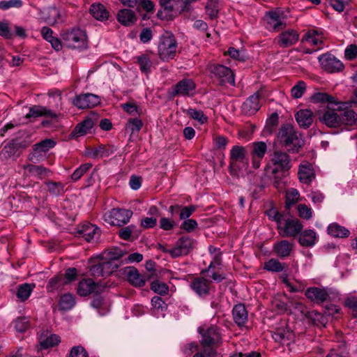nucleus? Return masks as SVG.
<instances>
[{
  "mask_svg": "<svg viewBox=\"0 0 357 357\" xmlns=\"http://www.w3.org/2000/svg\"><path fill=\"white\" fill-rule=\"evenodd\" d=\"M280 143L284 146L289 153H298L304 145V140L301 134L289 123L281 126L278 133Z\"/></svg>",
  "mask_w": 357,
  "mask_h": 357,
  "instance_id": "obj_1",
  "label": "nucleus"
},
{
  "mask_svg": "<svg viewBox=\"0 0 357 357\" xmlns=\"http://www.w3.org/2000/svg\"><path fill=\"white\" fill-rule=\"evenodd\" d=\"M202 335L201 344L204 348V352L208 357H215L216 351L213 347L221 342V334L219 328L215 326H202L199 328Z\"/></svg>",
  "mask_w": 357,
  "mask_h": 357,
  "instance_id": "obj_2",
  "label": "nucleus"
},
{
  "mask_svg": "<svg viewBox=\"0 0 357 357\" xmlns=\"http://www.w3.org/2000/svg\"><path fill=\"white\" fill-rule=\"evenodd\" d=\"M177 42L174 35L170 32H165L160 38L158 53L160 59L168 61L173 59L177 51Z\"/></svg>",
  "mask_w": 357,
  "mask_h": 357,
  "instance_id": "obj_3",
  "label": "nucleus"
},
{
  "mask_svg": "<svg viewBox=\"0 0 357 357\" xmlns=\"http://www.w3.org/2000/svg\"><path fill=\"white\" fill-rule=\"evenodd\" d=\"M303 227V226L298 219L284 216L283 219L279 220L278 231L282 237L295 238L301 233Z\"/></svg>",
  "mask_w": 357,
  "mask_h": 357,
  "instance_id": "obj_4",
  "label": "nucleus"
},
{
  "mask_svg": "<svg viewBox=\"0 0 357 357\" xmlns=\"http://www.w3.org/2000/svg\"><path fill=\"white\" fill-rule=\"evenodd\" d=\"M229 166L232 171H245L248 167V158L245 147L234 146L230 151Z\"/></svg>",
  "mask_w": 357,
  "mask_h": 357,
  "instance_id": "obj_5",
  "label": "nucleus"
},
{
  "mask_svg": "<svg viewBox=\"0 0 357 357\" xmlns=\"http://www.w3.org/2000/svg\"><path fill=\"white\" fill-rule=\"evenodd\" d=\"M63 40L69 48L83 49L87 47L86 33L79 29H72L64 33Z\"/></svg>",
  "mask_w": 357,
  "mask_h": 357,
  "instance_id": "obj_6",
  "label": "nucleus"
},
{
  "mask_svg": "<svg viewBox=\"0 0 357 357\" xmlns=\"http://www.w3.org/2000/svg\"><path fill=\"white\" fill-rule=\"evenodd\" d=\"M132 215L130 210L113 208L104 214L103 219L112 226H121L128 223Z\"/></svg>",
  "mask_w": 357,
  "mask_h": 357,
  "instance_id": "obj_7",
  "label": "nucleus"
},
{
  "mask_svg": "<svg viewBox=\"0 0 357 357\" xmlns=\"http://www.w3.org/2000/svg\"><path fill=\"white\" fill-rule=\"evenodd\" d=\"M195 243L192 238L188 236H182L176 241L174 248L164 249L163 252L169 253L172 257H178L190 253L194 248Z\"/></svg>",
  "mask_w": 357,
  "mask_h": 357,
  "instance_id": "obj_8",
  "label": "nucleus"
},
{
  "mask_svg": "<svg viewBox=\"0 0 357 357\" xmlns=\"http://www.w3.org/2000/svg\"><path fill=\"white\" fill-rule=\"evenodd\" d=\"M287 17L280 10H272L266 13L264 20L267 24V28L274 31H278L284 29L287 26Z\"/></svg>",
  "mask_w": 357,
  "mask_h": 357,
  "instance_id": "obj_9",
  "label": "nucleus"
},
{
  "mask_svg": "<svg viewBox=\"0 0 357 357\" xmlns=\"http://www.w3.org/2000/svg\"><path fill=\"white\" fill-rule=\"evenodd\" d=\"M318 60L321 68L330 73L340 72L344 68L342 62L331 54H322Z\"/></svg>",
  "mask_w": 357,
  "mask_h": 357,
  "instance_id": "obj_10",
  "label": "nucleus"
},
{
  "mask_svg": "<svg viewBox=\"0 0 357 357\" xmlns=\"http://www.w3.org/2000/svg\"><path fill=\"white\" fill-rule=\"evenodd\" d=\"M271 162L275 167L273 170L274 173L279 171L286 172L291 167V160L289 155L282 151H274Z\"/></svg>",
  "mask_w": 357,
  "mask_h": 357,
  "instance_id": "obj_11",
  "label": "nucleus"
},
{
  "mask_svg": "<svg viewBox=\"0 0 357 357\" xmlns=\"http://www.w3.org/2000/svg\"><path fill=\"white\" fill-rule=\"evenodd\" d=\"M250 148L252 165L253 168L258 169L267 151V145L264 142H255L250 144Z\"/></svg>",
  "mask_w": 357,
  "mask_h": 357,
  "instance_id": "obj_12",
  "label": "nucleus"
},
{
  "mask_svg": "<svg viewBox=\"0 0 357 357\" xmlns=\"http://www.w3.org/2000/svg\"><path fill=\"white\" fill-rule=\"evenodd\" d=\"M211 73L221 82L234 85V76L230 68L222 65H214L211 68Z\"/></svg>",
  "mask_w": 357,
  "mask_h": 357,
  "instance_id": "obj_13",
  "label": "nucleus"
},
{
  "mask_svg": "<svg viewBox=\"0 0 357 357\" xmlns=\"http://www.w3.org/2000/svg\"><path fill=\"white\" fill-rule=\"evenodd\" d=\"M56 145V142L50 139H46L36 144L33 147V152L29 155V160L33 162L39 161V157L43 155L50 149Z\"/></svg>",
  "mask_w": 357,
  "mask_h": 357,
  "instance_id": "obj_14",
  "label": "nucleus"
},
{
  "mask_svg": "<svg viewBox=\"0 0 357 357\" xmlns=\"http://www.w3.org/2000/svg\"><path fill=\"white\" fill-rule=\"evenodd\" d=\"M195 93V84L190 79H183L174 87L172 95L181 96H192Z\"/></svg>",
  "mask_w": 357,
  "mask_h": 357,
  "instance_id": "obj_15",
  "label": "nucleus"
},
{
  "mask_svg": "<svg viewBox=\"0 0 357 357\" xmlns=\"http://www.w3.org/2000/svg\"><path fill=\"white\" fill-rule=\"evenodd\" d=\"M100 102L99 96L93 93L81 94L73 100V104L79 109L97 106Z\"/></svg>",
  "mask_w": 357,
  "mask_h": 357,
  "instance_id": "obj_16",
  "label": "nucleus"
},
{
  "mask_svg": "<svg viewBox=\"0 0 357 357\" xmlns=\"http://www.w3.org/2000/svg\"><path fill=\"white\" fill-rule=\"evenodd\" d=\"M179 1L180 0H160L161 8L158 11V17L165 20H172L174 8Z\"/></svg>",
  "mask_w": 357,
  "mask_h": 357,
  "instance_id": "obj_17",
  "label": "nucleus"
},
{
  "mask_svg": "<svg viewBox=\"0 0 357 357\" xmlns=\"http://www.w3.org/2000/svg\"><path fill=\"white\" fill-rule=\"evenodd\" d=\"M305 295L309 300L318 304L323 303L329 298V293L327 289L317 287L307 288Z\"/></svg>",
  "mask_w": 357,
  "mask_h": 357,
  "instance_id": "obj_18",
  "label": "nucleus"
},
{
  "mask_svg": "<svg viewBox=\"0 0 357 357\" xmlns=\"http://www.w3.org/2000/svg\"><path fill=\"white\" fill-rule=\"evenodd\" d=\"M347 103L339 102L337 111L340 112L341 125L352 126L356 121V114L352 109H347Z\"/></svg>",
  "mask_w": 357,
  "mask_h": 357,
  "instance_id": "obj_19",
  "label": "nucleus"
},
{
  "mask_svg": "<svg viewBox=\"0 0 357 357\" xmlns=\"http://www.w3.org/2000/svg\"><path fill=\"white\" fill-rule=\"evenodd\" d=\"M321 121L327 126L336 128L341 126L340 112L337 111V107L328 106V109L324 113Z\"/></svg>",
  "mask_w": 357,
  "mask_h": 357,
  "instance_id": "obj_20",
  "label": "nucleus"
},
{
  "mask_svg": "<svg viewBox=\"0 0 357 357\" xmlns=\"http://www.w3.org/2000/svg\"><path fill=\"white\" fill-rule=\"evenodd\" d=\"M299 39L298 33L294 29L282 31L278 36V43L282 47H288L295 45Z\"/></svg>",
  "mask_w": 357,
  "mask_h": 357,
  "instance_id": "obj_21",
  "label": "nucleus"
},
{
  "mask_svg": "<svg viewBox=\"0 0 357 357\" xmlns=\"http://www.w3.org/2000/svg\"><path fill=\"white\" fill-rule=\"evenodd\" d=\"M302 41L317 47V50L322 49L324 47V36L322 33L318 30H309L303 36Z\"/></svg>",
  "mask_w": 357,
  "mask_h": 357,
  "instance_id": "obj_22",
  "label": "nucleus"
},
{
  "mask_svg": "<svg viewBox=\"0 0 357 357\" xmlns=\"http://www.w3.org/2000/svg\"><path fill=\"white\" fill-rule=\"evenodd\" d=\"M190 288L195 291L199 296H207L211 289L210 282L204 278H196L193 279L190 284Z\"/></svg>",
  "mask_w": 357,
  "mask_h": 357,
  "instance_id": "obj_23",
  "label": "nucleus"
},
{
  "mask_svg": "<svg viewBox=\"0 0 357 357\" xmlns=\"http://www.w3.org/2000/svg\"><path fill=\"white\" fill-rule=\"evenodd\" d=\"M40 116L56 119L58 115L56 112L41 105H34L29 109V113L25 116L26 119L38 118Z\"/></svg>",
  "mask_w": 357,
  "mask_h": 357,
  "instance_id": "obj_24",
  "label": "nucleus"
},
{
  "mask_svg": "<svg viewBox=\"0 0 357 357\" xmlns=\"http://www.w3.org/2000/svg\"><path fill=\"white\" fill-rule=\"evenodd\" d=\"M79 232L88 242L96 241L99 239L100 236V229L90 223L83 225Z\"/></svg>",
  "mask_w": 357,
  "mask_h": 357,
  "instance_id": "obj_25",
  "label": "nucleus"
},
{
  "mask_svg": "<svg viewBox=\"0 0 357 357\" xmlns=\"http://www.w3.org/2000/svg\"><path fill=\"white\" fill-rule=\"evenodd\" d=\"M298 175L300 181L305 184H310L315 178L312 165L307 162H304L299 165Z\"/></svg>",
  "mask_w": 357,
  "mask_h": 357,
  "instance_id": "obj_26",
  "label": "nucleus"
},
{
  "mask_svg": "<svg viewBox=\"0 0 357 357\" xmlns=\"http://www.w3.org/2000/svg\"><path fill=\"white\" fill-rule=\"evenodd\" d=\"M100 286L92 279L81 280L77 287V294L81 296H86L93 292H98Z\"/></svg>",
  "mask_w": 357,
  "mask_h": 357,
  "instance_id": "obj_27",
  "label": "nucleus"
},
{
  "mask_svg": "<svg viewBox=\"0 0 357 357\" xmlns=\"http://www.w3.org/2000/svg\"><path fill=\"white\" fill-rule=\"evenodd\" d=\"M260 108L259 95L256 93L250 96L242 105V111L247 115H252Z\"/></svg>",
  "mask_w": 357,
  "mask_h": 357,
  "instance_id": "obj_28",
  "label": "nucleus"
},
{
  "mask_svg": "<svg viewBox=\"0 0 357 357\" xmlns=\"http://www.w3.org/2000/svg\"><path fill=\"white\" fill-rule=\"evenodd\" d=\"M117 20L123 26H130L133 25L137 20L135 13L130 9L123 8L117 13Z\"/></svg>",
  "mask_w": 357,
  "mask_h": 357,
  "instance_id": "obj_29",
  "label": "nucleus"
},
{
  "mask_svg": "<svg viewBox=\"0 0 357 357\" xmlns=\"http://www.w3.org/2000/svg\"><path fill=\"white\" fill-rule=\"evenodd\" d=\"M272 336L275 342L286 345H289L291 342H294L295 337L293 331L289 328H278Z\"/></svg>",
  "mask_w": 357,
  "mask_h": 357,
  "instance_id": "obj_30",
  "label": "nucleus"
},
{
  "mask_svg": "<svg viewBox=\"0 0 357 357\" xmlns=\"http://www.w3.org/2000/svg\"><path fill=\"white\" fill-rule=\"evenodd\" d=\"M299 234L298 243L303 247H312L318 240L317 233L312 229H305Z\"/></svg>",
  "mask_w": 357,
  "mask_h": 357,
  "instance_id": "obj_31",
  "label": "nucleus"
},
{
  "mask_svg": "<svg viewBox=\"0 0 357 357\" xmlns=\"http://www.w3.org/2000/svg\"><path fill=\"white\" fill-rule=\"evenodd\" d=\"M296 119L300 127L307 128L313 122L312 112L310 109H301L296 113Z\"/></svg>",
  "mask_w": 357,
  "mask_h": 357,
  "instance_id": "obj_32",
  "label": "nucleus"
},
{
  "mask_svg": "<svg viewBox=\"0 0 357 357\" xmlns=\"http://www.w3.org/2000/svg\"><path fill=\"white\" fill-rule=\"evenodd\" d=\"M293 248V244L287 240H282L273 245V250L275 254L282 258L288 257Z\"/></svg>",
  "mask_w": 357,
  "mask_h": 357,
  "instance_id": "obj_33",
  "label": "nucleus"
},
{
  "mask_svg": "<svg viewBox=\"0 0 357 357\" xmlns=\"http://www.w3.org/2000/svg\"><path fill=\"white\" fill-rule=\"evenodd\" d=\"M94 123L91 119H86L74 128L72 135L74 137L85 135L91 132Z\"/></svg>",
  "mask_w": 357,
  "mask_h": 357,
  "instance_id": "obj_34",
  "label": "nucleus"
},
{
  "mask_svg": "<svg viewBox=\"0 0 357 357\" xmlns=\"http://www.w3.org/2000/svg\"><path fill=\"white\" fill-rule=\"evenodd\" d=\"M232 314L234 321L240 326L248 321V312L243 304L236 305L233 308Z\"/></svg>",
  "mask_w": 357,
  "mask_h": 357,
  "instance_id": "obj_35",
  "label": "nucleus"
},
{
  "mask_svg": "<svg viewBox=\"0 0 357 357\" xmlns=\"http://www.w3.org/2000/svg\"><path fill=\"white\" fill-rule=\"evenodd\" d=\"M127 278L129 282L135 287H143L146 280V278L134 268H130L127 271Z\"/></svg>",
  "mask_w": 357,
  "mask_h": 357,
  "instance_id": "obj_36",
  "label": "nucleus"
},
{
  "mask_svg": "<svg viewBox=\"0 0 357 357\" xmlns=\"http://www.w3.org/2000/svg\"><path fill=\"white\" fill-rule=\"evenodd\" d=\"M135 63L139 66L142 73L149 74L151 71L153 62L148 54H142L135 58Z\"/></svg>",
  "mask_w": 357,
  "mask_h": 357,
  "instance_id": "obj_37",
  "label": "nucleus"
},
{
  "mask_svg": "<svg viewBox=\"0 0 357 357\" xmlns=\"http://www.w3.org/2000/svg\"><path fill=\"white\" fill-rule=\"evenodd\" d=\"M312 100L317 103H328V106L329 107L337 106L339 103V102H337L332 96L321 92L313 94L312 96Z\"/></svg>",
  "mask_w": 357,
  "mask_h": 357,
  "instance_id": "obj_38",
  "label": "nucleus"
},
{
  "mask_svg": "<svg viewBox=\"0 0 357 357\" xmlns=\"http://www.w3.org/2000/svg\"><path fill=\"white\" fill-rule=\"evenodd\" d=\"M327 230L329 235L335 238L347 237L350 234L347 229L337 223H332L329 225Z\"/></svg>",
  "mask_w": 357,
  "mask_h": 357,
  "instance_id": "obj_39",
  "label": "nucleus"
},
{
  "mask_svg": "<svg viewBox=\"0 0 357 357\" xmlns=\"http://www.w3.org/2000/svg\"><path fill=\"white\" fill-rule=\"evenodd\" d=\"M61 342L60 337L56 334L50 335H41L39 342L42 349H48L54 347Z\"/></svg>",
  "mask_w": 357,
  "mask_h": 357,
  "instance_id": "obj_40",
  "label": "nucleus"
},
{
  "mask_svg": "<svg viewBox=\"0 0 357 357\" xmlns=\"http://www.w3.org/2000/svg\"><path fill=\"white\" fill-rule=\"evenodd\" d=\"M113 153L112 149L105 146L101 145L90 149L87 152V155L92 158L108 157Z\"/></svg>",
  "mask_w": 357,
  "mask_h": 357,
  "instance_id": "obj_41",
  "label": "nucleus"
},
{
  "mask_svg": "<svg viewBox=\"0 0 357 357\" xmlns=\"http://www.w3.org/2000/svg\"><path fill=\"white\" fill-rule=\"evenodd\" d=\"M36 285L34 284L24 283L18 286L17 296L21 301L27 300Z\"/></svg>",
  "mask_w": 357,
  "mask_h": 357,
  "instance_id": "obj_42",
  "label": "nucleus"
},
{
  "mask_svg": "<svg viewBox=\"0 0 357 357\" xmlns=\"http://www.w3.org/2000/svg\"><path fill=\"white\" fill-rule=\"evenodd\" d=\"M285 198L286 208L289 209L300 201L301 196L298 190L291 188L287 190Z\"/></svg>",
  "mask_w": 357,
  "mask_h": 357,
  "instance_id": "obj_43",
  "label": "nucleus"
},
{
  "mask_svg": "<svg viewBox=\"0 0 357 357\" xmlns=\"http://www.w3.org/2000/svg\"><path fill=\"white\" fill-rule=\"evenodd\" d=\"M90 13L94 18L98 20H107L109 16L108 12L106 10L104 6L100 3L91 5Z\"/></svg>",
  "mask_w": 357,
  "mask_h": 357,
  "instance_id": "obj_44",
  "label": "nucleus"
},
{
  "mask_svg": "<svg viewBox=\"0 0 357 357\" xmlns=\"http://www.w3.org/2000/svg\"><path fill=\"white\" fill-rule=\"evenodd\" d=\"M75 305V299L73 295L65 294L61 296L59 301V307L61 310H71Z\"/></svg>",
  "mask_w": 357,
  "mask_h": 357,
  "instance_id": "obj_45",
  "label": "nucleus"
},
{
  "mask_svg": "<svg viewBox=\"0 0 357 357\" xmlns=\"http://www.w3.org/2000/svg\"><path fill=\"white\" fill-rule=\"evenodd\" d=\"M220 8V0H208L205 7L206 13L211 19L216 18L218 17Z\"/></svg>",
  "mask_w": 357,
  "mask_h": 357,
  "instance_id": "obj_46",
  "label": "nucleus"
},
{
  "mask_svg": "<svg viewBox=\"0 0 357 357\" xmlns=\"http://www.w3.org/2000/svg\"><path fill=\"white\" fill-rule=\"evenodd\" d=\"M17 149L14 143H9L3 146L0 152V157L3 160H8L17 155Z\"/></svg>",
  "mask_w": 357,
  "mask_h": 357,
  "instance_id": "obj_47",
  "label": "nucleus"
},
{
  "mask_svg": "<svg viewBox=\"0 0 357 357\" xmlns=\"http://www.w3.org/2000/svg\"><path fill=\"white\" fill-rule=\"evenodd\" d=\"M121 107L126 112L134 116H139L142 114V108L132 102L122 104Z\"/></svg>",
  "mask_w": 357,
  "mask_h": 357,
  "instance_id": "obj_48",
  "label": "nucleus"
},
{
  "mask_svg": "<svg viewBox=\"0 0 357 357\" xmlns=\"http://www.w3.org/2000/svg\"><path fill=\"white\" fill-rule=\"evenodd\" d=\"M306 91V84L303 81H299L291 89V96L294 98H300Z\"/></svg>",
  "mask_w": 357,
  "mask_h": 357,
  "instance_id": "obj_49",
  "label": "nucleus"
},
{
  "mask_svg": "<svg viewBox=\"0 0 357 357\" xmlns=\"http://www.w3.org/2000/svg\"><path fill=\"white\" fill-rule=\"evenodd\" d=\"M91 167L92 164L91 163H85L80 165L72 174L71 179L75 182L77 181L86 172H88L91 168Z\"/></svg>",
  "mask_w": 357,
  "mask_h": 357,
  "instance_id": "obj_50",
  "label": "nucleus"
},
{
  "mask_svg": "<svg viewBox=\"0 0 357 357\" xmlns=\"http://www.w3.org/2000/svg\"><path fill=\"white\" fill-rule=\"evenodd\" d=\"M264 268L268 271L281 272L284 269V265L278 259H271L264 264Z\"/></svg>",
  "mask_w": 357,
  "mask_h": 357,
  "instance_id": "obj_51",
  "label": "nucleus"
},
{
  "mask_svg": "<svg viewBox=\"0 0 357 357\" xmlns=\"http://www.w3.org/2000/svg\"><path fill=\"white\" fill-rule=\"evenodd\" d=\"M142 121L137 118H133L128 120L126 124V129L130 130L132 133L139 132L142 128Z\"/></svg>",
  "mask_w": 357,
  "mask_h": 357,
  "instance_id": "obj_52",
  "label": "nucleus"
},
{
  "mask_svg": "<svg viewBox=\"0 0 357 357\" xmlns=\"http://www.w3.org/2000/svg\"><path fill=\"white\" fill-rule=\"evenodd\" d=\"M186 113L192 119L198 121L202 124L207 121V117L201 110H197L195 109L190 108L187 110Z\"/></svg>",
  "mask_w": 357,
  "mask_h": 357,
  "instance_id": "obj_53",
  "label": "nucleus"
},
{
  "mask_svg": "<svg viewBox=\"0 0 357 357\" xmlns=\"http://www.w3.org/2000/svg\"><path fill=\"white\" fill-rule=\"evenodd\" d=\"M151 288L153 291L161 295L167 294L169 291V287L165 283L158 280L151 282Z\"/></svg>",
  "mask_w": 357,
  "mask_h": 357,
  "instance_id": "obj_54",
  "label": "nucleus"
},
{
  "mask_svg": "<svg viewBox=\"0 0 357 357\" xmlns=\"http://www.w3.org/2000/svg\"><path fill=\"white\" fill-rule=\"evenodd\" d=\"M48 191L54 195H59L63 192V185L61 183L50 181L46 183Z\"/></svg>",
  "mask_w": 357,
  "mask_h": 357,
  "instance_id": "obj_55",
  "label": "nucleus"
},
{
  "mask_svg": "<svg viewBox=\"0 0 357 357\" xmlns=\"http://www.w3.org/2000/svg\"><path fill=\"white\" fill-rule=\"evenodd\" d=\"M345 305L351 310L353 316L357 318V296H348L345 300Z\"/></svg>",
  "mask_w": 357,
  "mask_h": 357,
  "instance_id": "obj_56",
  "label": "nucleus"
},
{
  "mask_svg": "<svg viewBox=\"0 0 357 357\" xmlns=\"http://www.w3.org/2000/svg\"><path fill=\"white\" fill-rule=\"evenodd\" d=\"M298 215L300 218L305 220H310L312 217V209L305 204H299L297 206Z\"/></svg>",
  "mask_w": 357,
  "mask_h": 357,
  "instance_id": "obj_57",
  "label": "nucleus"
},
{
  "mask_svg": "<svg viewBox=\"0 0 357 357\" xmlns=\"http://www.w3.org/2000/svg\"><path fill=\"white\" fill-rule=\"evenodd\" d=\"M65 284L63 275H58L51 278L48 282V287L52 290L59 289Z\"/></svg>",
  "mask_w": 357,
  "mask_h": 357,
  "instance_id": "obj_58",
  "label": "nucleus"
},
{
  "mask_svg": "<svg viewBox=\"0 0 357 357\" xmlns=\"http://www.w3.org/2000/svg\"><path fill=\"white\" fill-rule=\"evenodd\" d=\"M295 307L296 309H298L302 314H303L307 319L314 320L315 317L319 316V314L315 311H307L305 306L302 303H296L295 304Z\"/></svg>",
  "mask_w": 357,
  "mask_h": 357,
  "instance_id": "obj_59",
  "label": "nucleus"
},
{
  "mask_svg": "<svg viewBox=\"0 0 357 357\" xmlns=\"http://www.w3.org/2000/svg\"><path fill=\"white\" fill-rule=\"evenodd\" d=\"M344 58L349 61H351L357 58L356 45L351 44L346 47L344 50Z\"/></svg>",
  "mask_w": 357,
  "mask_h": 357,
  "instance_id": "obj_60",
  "label": "nucleus"
},
{
  "mask_svg": "<svg viewBox=\"0 0 357 357\" xmlns=\"http://www.w3.org/2000/svg\"><path fill=\"white\" fill-rule=\"evenodd\" d=\"M22 6V0H9L0 1V8L2 10H8L10 8H20Z\"/></svg>",
  "mask_w": 357,
  "mask_h": 357,
  "instance_id": "obj_61",
  "label": "nucleus"
},
{
  "mask_svg": "<svg viewBox=\"0 0 357 357\" xmlns=\"http://www.w3.org/2000/svg\"><path fill=\"white\" fill-rule=\"evenodd\" d=\"M227 54L231 58L239 61H244L247 58L244 52H241L234 47L229 48Z\"/></svg>",
  "mask_w": 357,
  "mask_h": 357,
  "instance_id": "obj_62",
  "label": "nucleus"
},
{
  "mask_svg": "<svg viewBox=\"0 0 357 357\" xmlns=\"http://www.w3.org/2000/svg\"><path fill=\"white\" fill-rule=\"evenodd\" d=\"M198 226L196 220L193 219H188L183 222L181 225V228L186 231L187 232L193 231Z\"/></svg>",
  "mask_w": 357,
  "mask_h": 357,
  "instance_id": "obj_63",
  "label": "nucleus"
},
{
  "mask_svg": "<svg viewBox=\"0 0 357 357\" xmlns=\"http://www.w3.org/2000/svg\"><path fill=\"white\" fill-rule=\"evenodd\" d=\"M87 353L82 346H75L71 349L69 357H87Z\"/></svg>",
  "mask_w": 357,
  "mask_h": 357,
  "instance_id": "obj_64",
  "label": "nucleus"
}]
</instances>
